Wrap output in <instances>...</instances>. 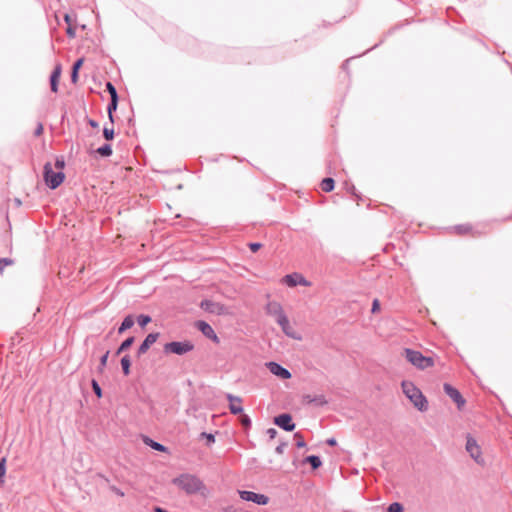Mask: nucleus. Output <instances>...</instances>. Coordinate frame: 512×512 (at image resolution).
Returning a JSON list of instances; mask_svg holds the SVG:
<instances>
[{
  "label": "nucleus",
  "mask_w": 512,
  "mask_h": 512,
  "mask_svg": "<svg viewBox=\"0 0 512 512\" xmlns=\"http://www.w3.org/2000/svg\"><path fill=\"white\" fill-rule=\"evenodd\" d=\"M171 483L187 495H195L197 493L204 495V492L207 491L204 482L195 474L181 473L173 478Z\"/></svg>",
  "instance_id": "f257e3e1"
},
{
  "label": "nucleus",
  "mask_w": 512,
  "mask_h": 512,
  "mask_svg": "<svg viewBox=\"0 0 512 512\" xmlns=\"http://www.w3.org/2000/svg\"><path fill=\"white\" fill-rule=\"evenodd\" d=\"M402 391L413 405L421 412L428 410V400L422 391L411 381L403 380L401 382Z\"/></svg>",
  "instance_id": "f03ea898"
},
{
  "label": "nucleus",
  "mask_w": 512,
  "mask_h": 512,
  "mask_svg": "<svg viewBox=\"0 0 512 512\" xmlns=\"http://www.w3.org/2000/svg\"><path fill=\"white\" fill-rule=\"evenodd\" d=\"M404 355L406 360L419 370H425L433 367L435 364L434 358L430 356H424L420 351L411 348L404 349Z\"/></svg>",
  "instance_id": "7ed1b4c3"
},
{
  "label": "nucleus",
  "mask_w": 512,
  "mask_h": 512,
  "mask_svg": "<svg viewBox=\"0 0 512 512\" xmlns=\"http://www.w3.org/2000/svg\"><path fill=\"white\" fill-rule=\"evenodd\" d=\"M63 171H54L50 162L45 163L43 167V180L45 185L51 189H57L65 181Z\"/></svg>",
  "instance_id": "20e7f679"
},
{
  "label": "nucleus",
  "mask_w": 512,
  "mask_h": 512,
  "mask_svg": "<svg viewBox=\"0 0 512 512\" xmlns=\"http://www.w3.org/2000/svg\"><path fill=\"white\" fill-rule=\"evenodd\" d=\"M194 344L190 340L183 341H171L167 342L163 346V353L165 355H177L183 356L194 350Z\"/></svg>",
  "instance_id": "39448f33"
},
{
  "label": "nucleus",
  "mask_w": 512,
  "mask_h": 512,
  "mask_svg": "<svg viewBox=\"0 0 512 512\" xmlns=\"http://www.w3.org/2000/svg\"><path fill=\"white\" fill-rule=\"evenodd\" d=\"M465 448L466 451L471 456V458L474 459L476 463H484V459L481 457V448L478 445L476 439L470 434H467Z\"/></svg>",
  "instance_id": "423d86ee"
},
{
  "label": "nucleus",
  "mask_w": 512,
  "mask_h": 512,
  "mask_svg": "<svg viewBox=\"0 0 512 512\" xmlns=\"http://www.w3.org/2000/svg\"><path fill=\"white\" fill-rule=\"evenodd\" d=\"M238 493L242 500L253 502L260 506L267 505L270 500L269 497L264 494L256 493L249 490H239Z\"/></svg>",
  "instance_id": "0eeeda50"
},
{
  "label": "nucleus",
  "mask_w": 512,
  "mask_h": 512,
  "mask_svg": "<svg viewBox=\"0 0 512 512\" xmlns=\"http://www.w3.org/2000/svg\"><path fill=\"white\" fill-rule=\"evenodd\" d=\"M273 423L286 432H292L296 428L290 413H281L273 418Z\"/></svg>",
  "instance_id": "6e6552de"
},
{
  "label": "nucleus",
  "mask_w": 512,
  "mask_h": 512,
  "mask_svg": "<svg viewBox=\"0 0 512 512\" xmlns=\"http://www.w3.org/2000/svg\"><path fill=\"white\" fill-rule=\"evenodd\" d=\"M443 390L446 393L447 396L451 398V400L456 404L457 408L461 410L465 404L466 400L460 393V391L455 388L453 385L449 383H444Z\"/></svg>",
  "instance_id": "1a4fd4ad"
},
{
  "label": "nucleus",
  "mask_w": 512,
  "mask_h": 512,
  "mask_svg": "<svg viewBox=\"0 0 512 512\" xmlns=\"http://www.w3.org/2000/svg\"><path fill=\"white\" fill-rule=\"evenodd\" d=\"M159 337V332L149 333L138 346L136 351V357L140 358L142 355L146 354L150 347L158 340Z\"/></svg>",
  "instance_id": "9d476101"
},
{
  "label": "nucleus",
  "mask_w": 512,
  "mask_h": 512,
  "mask_svg": "<svg viewBox=\"0 0 512 512\" xmlns=\"http://www.w3.org/2000/svg\"><path fill=\"white\" fill-rule=\"evenodd\" d=\"M266 366L273 375L279 377L282 380H288L292 377L291 372L277 362H267Z\"/></svg>",
  "instance_id": "9b49d317"
},
{
  "label": "nucleus",
  "mask_w": 512,
  "mask_h": 512,
  "mask_svg": "<svg viewBox=\"0 0 512 512\" xmlns=\"http://www.w3.org/2000/svg\"><path fill=\"white\" fill-rule=\"evenodd\" d=\"M282 282L289 287H295L297 285L309 286L310 282L300 273L294 272L287 274L283 277Z\"/></svg>",
  "instance_id": "f8f14e48"
},
{
  "label": "nucleus",
  "mask_w": 512,
  "mask_h": 512,
  "mask_svg": "<svg viewBox=\"0 0 512 512\" xmlns=\"http://www.w3.org/2000/svg\"><path fill=\"white\" fill-rule=\"evenodd\" d=\"M200 307L208 313H213L217 315H221L225 310V306L223 304L214 302L209 299L202 300L200 303Z\"/></svg>",
  "instance_id": "ddd939ff"
},
{
  "label": "nucleus",
  "mask_w": 512,
  "mask_h": 512,
  "mask_svg": "<svg viewBox=\"0 0 512 512\" xmlns=\"http://www.w3.org/2000/svg\"><path fill=\"white\" fill-rule=\"evenodd\" d=\"M226 398L229 401V410L231 414L238 415L244 411L242 406V399L239 396L228 393Z\"/></svg>",
  "instance_id": "4468645a"
},
{
  "label": "nucleus",
  "mask_w": 512,
  "mask_h": 512,
  "mask_svg": "<svg viewBox=\"0 0 512 512\" xmlns=\"http://www.w3.org/2000/svg\"><path fill=\"white\" fill-rule=\"evenodd\" d=\"M276 322L281 327L285 335L293 339H300V337L296 335L293 328L290 326L289 319L286 314L280 315L279 319H277Z\"/></svg>",
  "instance_id": "2eb2a0df"
},
{
  "label": "nucleus",
  "mask_w": 512,
  "mask_h": 512,
  "mask_svg": "<svg viewBox=\"0 0 512 512\" xmlns=\"http://www.w3.org/2000/svg\"><path fill=\"white\" fill-rule=\"evenodd\" d=\"M62 67L61 64H57L54 69L52 70L50 77H49V83H50V90L53 93H57L59 89V81L61 77Z\"/></svg>",
  "instance_id": "dca6fc26"
},
{
  "label": "nucleus",
  "mask_w": 512,
  "mask_h": 512,
  "mask_svg": "<svg viewBox=\"0 0 512 512\" xmlns=\"http://www.w3.org/2000/svg\"><path fill=\"white\" fill-rule=\"evenodd\" d=\"M451 230L459 236H466L471 234L475 237L478 233L474 231L473 225L470 223L457 224L451 227Z\"/></svg>",
  "instance_id": "f3484780"
},
{
  "label": "nucleus",
  "mask_w": 512,
  "mask_h": 512,
  "mask_svg": "<svg viewBox=\"0 0 512 512\" xmlns=\"http://www.w3.org/2000/svg\"><path fill=\"white\" fill-rule=\"evenodd\" d=\"M266 313L275 318V321L279 319L280 315H285L281 304L277 301L268 302L266 305Z\"/></svg>",
  "instance_id": "a211bd4d"
},
{
  "label": "nucleus",
  "mask_w": 512,
  "mask_h": 512,
  "mask_svg": "<svg viewBox=\"0 0 512 512\" xmlns=\"http://www.w3.org/2000/svg\"><path fill=\"white\" fill-rule=\"evenodd\" d=\"M134 324H135L134 315L128 314L127 316L124 317L123 321L119 325V327L117 329L118 334L119 335L123 334L124 332H126L127 330L132 328L134 326Z\"/></svg>",
  "instance_id": "6ab92c4d"
},
{
  "label": "nucleus",
  "mask_w": 512,
  "mask_h": 512,
  "mask_svg": "<svg viewBox=\"0 0 512 512\" xmlns=\"http://www.w3.org/2000/svg\"><path fill=\"white\" fill-rule=\"evenodd\" d=\"M143 442L155 451L164 452V453H167L169 451L168 447L153 440L152 438H150L148 436H143Z\"/></svg>",
  "instance_id": "aec40b11"
},
{
  "label": "nucleus",
  "mask_w": 512,
  "mask_h": 512,
  "mask_svg": "<svg viewBox=\"0 0 512 512\" xmlns=\"http://www.w3.org/2000/svg\"><path fill=\"white\" fill-rule=\"evenodd\" d=\"M84 63V58H78L72 65L70 72V79L73 84H76L79 79V70Z\"/></svg>",
  "instance_id": "412c9836"
},
{
  "label": "nucleus",
  "mask_w": 512,
  "mask_h": 512,
  "mask_svg": "<svg viewBox=\"0 0 512 512\" xmlns=\"http://www.w3.org/2000/svg\"><path fill=\"white\" fill-rule=\"evenodd\" d=\"M135 342V336H129L125 340H123L120 345L117 347L114 356L117 357L123 352L127 351Z\"/></svg>",
  "instance_id": "4be33fe9"
},
{
  "label": "nucleus",
  "mask_w": 512,
  "mask_h": 512,
  "mask_svg": "<svg viewBox=\"0 0 512 512\" xmlns=\"http://www.w3.org/2000/svg\"><path fill=\"white\" fill-rule=\"evenodd\" d=\"M195 327L205 336V337H209L212 335V333L214 332V329L212 328V326L204 321V320H198L195 322Z\"/></svg>",
  "instance_id": "5701e85b"
},
{
  "label": "nucleus",
  "mask_w": 512,
  "mask_h": 512,
  "mask_svg": "<svg viewBox=\"0 0 512 512\" xmlns=\"http://www.w3.org/2000/svg\"><path fill=\"white\" fill-rule=\"evenodd\" d=\"M304 464H309L311 466L312 471L319 469L322 466V460L318 455H308L303 461Z\"/></svg>",
  "instance_id": "b1692460"
},
{
  "label": "nucleus",
  "mask_w": 512,
  "mask_h": 512,
  "mask_svg": "<svg viewBox=\"0 0 512 512\" xmlns=\"http://www.w3.org/2000/svg\"><path fill=\"white\" fill-rule=\"evenodd\" d=\"M118 103H119V98L114 97V98H110V101L107 105V114H108L109 121L112 125L114 124V121H115L114 113L117 110Z\"/></svg>",
  "instance_id": "393cba45"
},
{
  "label": "nucleus",
  "mask_w": 512,
  "mask_h": 512,
  "mask_svg": "<svg viewBox=\"0 0 512 512\" xmlns=\"http://www.w3.org/2000/svg\"><path fill=\"white\" fill-rule=\"evenodd\" d=\"M121 370L124 376L131 374L132 359L129 354H125L120 360Z\"/></svg>",
  "instance_id": "a878e982"
},
{
  "label": "nucleus",
  "mask_w": 512,
  "mask_h": 512,
  "mask_svg": "<svg viewBox=\"0 0 512 512\" xmlns=\"http://www.w3.org/2000/svg\"><path fill=\"white\" fill-rule=\"evenodd\" d=\"M320 187L324 192L329 193L335 188V180L332 177H325L322 179Z\"/></svg>",
  "instance_id": "bb28decb"
},
{
  "label": "nucleus",
  "mask_w": 512,
  "mask_h": 512,
  "mask_svg": "<svg viewBox=\"0 0 512 512\" xmlns=\"http://www.w3.org/2000/svg\"><path fill=\"white\" fill-rule=\"evenodd\" d=\"M94 152L104 158L110 157L113 153L112 145L109 143H105L102 146L98 147Z\"/></svg>",
  "instance_id": "cd10ccee"
},
{
  "label": "nucleus",
  "mask_w": 512,
  "mask_h": 512,
  "mask_svg": "<svg viewBox=\"0 0 512 512\" xmlns=\"http://www.w3.org/2000/svg\"><path fill=\"white\" fill-rule=\"evenodd\" d=\"M109 354H110V351L107 350L101 357H100V360H99V365L97 367V372L99 374H102L107 366V361H108V358H109Z\"/></svg>",
  "instance_id": "c85d7f7f"
},
{
  "label": "nucleus",
  "mask_w": 512,
  "mask_h": 512,
  "mask_svg": "<svg viewBox=\"0 0 512 512\" xmlns=\"http://www.w3.org/2000/svg\"><path fill=\"white\" fill-rule=\"evenodd\" d=\"M135 321H137L141 328H145L152 321V318L148 314H140L136 317Z\"/></svg>",
  "instance_id": "c756f323"
},
{
  "label": "nucleus",
  "mask_w": 512,
  "mask_h": 512,
  "mask_svg": "<svg viewBox=\"0 0 512 512\" xmlns=\"http://www.w3.org/2000/svg\"><path fill=\"white\" fill-rule=\"evenodd\" d=\"M239 415V422L245 430H249L252 426L251 418L243 412Z\"/></svg>",
  "instance_id": "7c9ffc66"
},
{
  "label": "nucleus",
  "mask_w": 512,
  "mask_h": 512,
  "mask_svg": "<svg viewBox=\"0 0 512 512\" xmlns=\"http://www.w3.org/2000/svg\"><path fill=\"white\" fill-rule=\"evenodd\" d=\"M115 132L113 125L111 124V127H108L107 124L103 127V137L106 141H112L114 139Z\"/></svg>",
  "instance_id": "2f4dec72"
},
{
  "label": "nucleus",
  "mask_w": 512,
  "mask_h": 512,
  "mask_svg": "<svg viewBox=\"0 0 512 512\" xmlns=\"http://www.w3.org/2000/svg\"><path fill=\"white\" fill-rule=\"evenodd\" d=\"M199 439L200 440L205 439L206 440V446H208V447L213 445L215 443V441H216L215 435L213 433H208V432L200 433Z\"/></svg>",
  "instance_id": "473e14b6"
},
{
  "label": "nucleus",
  "mask_w": 512,
  "mask_h": 512,
  "mask_svg": "<svg viewBox=\"0 0 512 512\" xmlns=\"http://www.w3.org/2000/svg\"><path fill=\"white\" fill-rule=\"evenodd\" d=\"M91 388L97 398L100 399L103 396L102 388L96 379L91 380Z\"/></svg>",
  "instance_id": "72a5a7b5"
},
{
  "label": "nucleus",
  "mask_w": 512,
  "mask_h": 512,
  "mask_svg": "<svg viewBox=\"0 0 512 512\" xmlns=\"http://www.w3.org/2000/svg\"><path fill=\"white\" fill-rule=\"evenodd\" d=\"M106 91L109 93L110 98H119L118 92L116 87L113 85L112 82L108 81L105 84Z\"/></svg>",
  "instance_id": "f704fd0d"
},
{
  "label": "nucleus",
  "mask_w": 512,
  "mask_h": 512,
  "mask_svg": "<svg viewBox=\"0 0 512 512\" xmlns=\"http://www.w3.org/2000/svg\"><path fill=\"white\" fill-rule=\"evenodd\" d=\"M386 512H404V506L400 502H393L389 504Z\"/></svg>",
  "instance_id": "c9c22d12"
},
{
  "label": "nucleus",
  "mask_w": 512,
  "mask_h": 512,
  "mask_svg": "<svg viewBox=\"0 0 512 512\" xmlns=\"http://www.w3.org/2000/svg\"><path fill=\"white\" fill-rule=\"evenodd\" d=\"M294 439L296 440V447L297 448H304V447H306L305 439H304V437L302 436V434L300 432H296L294 434Z\"/></svg>",
  "instance_id": "e433bc0d"
},
{
  "label": "nucleus",
  "mask_w": 512,
  "mask_h": 512,
  "mask_svg": "<svg viewBox=\"0 0 512 512\" xmlns=\"http://www.w3.org/2000/svg\"><path fill=\"white\" fill-rule=\"evenodd\" d=\"M310 401H313L312 403H314L316 406H324L328 403L324 395L314 396Z\"/></svg>",
  "instance_id": "4c0bfd02"
},
{
  "label": "nucleus",
  "mask_w": 512,
  "mask_h": 512,
  "mask_svg": "<svg viewBox=\"0 0 512 512\" xmlns=\"http://www.w3.org/2000/svg\"><path fill=\"white\" fill-rule=\"evenodd\" d=\"M247 246L251 252L256 253L263 247V244L260 242H250Z\"/></svg>",
  "instance_id": "58836bf2"
},
{
  "label": "nucleus",
  "mask_w": 512,
  "mask_h": 512,
  "mask_svg": "<svg viewBox=\"0 0 512 512\" xmlns=\"http://www.w3.org/2000/svg\"><path fill=\"white\" fill-rule=\"evenodd\" d=\"M64 21L67 24V26L74 25V22H76V15L75 14L72 15V14L66 13L64 15Z\"/></svg>",
  "instance_id": "ea45409f"
},
{
  "label": "nucleus",
  "mask_w": 512,
  "mask_h": 512,
  "mask_svg": "<svg viewBox=\"0 0 512 512\" xmlns=\"http://www.w3.org/2000/svg\"><path fill=\"white\" fill-rule=\"evenodd\" d=\"M66 35L69 39H73L76 36V28L74 25L67 26Z\"/></svg>",
  "instance_id": "a19ab883"
},
{
  "label": "nucleus",
  "mask_w": 512,
  "mask_h": 512,
  "mask_svg": "<svg viewBox=\"0 0 512 512\" xmlns=\"http://www.w3.org/2000/svg\"><path fill=\"white\" fill-rule=\"evenodd\" d=\"M65 167V161H64V158L63 157H58L56 158V161H55V168L58 170V171H62Z\"/></svg>",
  "instance_id": "79ce46f5"
},
{
  "label": "nucleus",
  "mask_w": 512,
  "mask_h": 512,
  "mask_svg": "<svg viewBox=\"0 0 512 512\" xmlns=\"http://www.w3.org/2000/svg\"><path fill=\"white\" fill-rule=\"evenodd\" d=\"M380 309H381L380 301L377 298H375L372 301L371 312L373 314H375V313L379 312Z\"/></svg>",
  "instance_id": "37998d69"
},
{
  "label": "nucleus",
  "mask_w": 512,
  "mask_h": 512,
  "mask_svg": "<svg viewBox=\"0 0 512 512\" xmlns=\"http://www.w3.org/2000/svg\"><path fill=\"white\" fill-rule=\"evenodd\" d=\"M344 186H345V189L348 193H350L351 195H356V187L354 186V184L352 183H349V182H345L344 183Z\"/></svg>",
  "instance_id": "c03bdc74"
},
{
  "label": "nucleus",
  "mask_w": 512,
  "mask_h": 512,
  "mask_svg": "<svg viewBox=\"0 0 512 512\" xmlns=\"http://www.w3.org/2000/svg\"><path fill=\"white\" fill-rule=\"evenodd\" d=\"M288 443L285 441H281L279 445L275 448V452L277 454H283L285 448L287 447Z\"/></svg>",
  "instance_id": "a18cd8bd"
},
{
  "label": "nucleus",
  "mask_w": 512,
  "mask_h": 512,
  "mask_svg": "<svg viewBox=\"0 0 512 512\" xmlns=\"http://www.w3.org/2000/svg\"><path fill=\"white\" fill-rule=\"evenodd\" d=\"M109 489L119 497H124L125 493L115 485H110Z\"/></svg>",
  "instance_id": "49530a36"
},
{
  "label": "nucleus",
  "mask_w": 512,
  "mask_h": 512,
  "mask_svg": "<svg viewBox=\"0 0 512 512\" xmlns=\"http://www.w3.org/2000/svg\"><path fill=\"white\" fill-rule=\"evenodd\" d=\"M5 463H6V459L2 458L0 461V480H2V478L5 475V471H6Z\"/></svg>",
  "instance_id": "de8ad7c7"
},
{
  "label": "nucleus",
  "mask_w": 512,
  "mask_h": 512,
  "mask_svg": "<svg viewBox=\"0 0 512 512\" xmlns=\"http://www.w3.org/2000/svg\"><path fill=\"white\" fill-rule=\"evenodd\" d=\"M351 59H352V58H348V59H346V60L342 63V65H341V69H342L343 71H345L347 74H349V69H350L349 64H350V60H351Z\"/></svg>",
  "instance_id": "09e8293b"
},
{
  "label": "nucleus",
  "mask_w": 512,
  "mask_h": 512,
  "mask_svg": "<svg viewBox=\"0 0 512 512\" xmlns=\"http://www.w3.org/2000/svg\"><path fill=\"white\" fill-rule=\"evenodd\" d=\"M11 263H12V261L10 259H7V258L0 259V271H2L4 269V267L10 265Z\"/></svg>",
  "instance_id": "8fccbe9b"
},
{
  "label": "nucleus",
  "mask_w": 512,
  "mask_h": 512,
  "mask_svg": "<svg viewBox=\"0 0 512 512\" xmlns=\"http://www.w3.org/2000/svg\"><path fill=\"white\" fill-rule=\"evenodd\" d=\"M266 434L270 439H274L277 436L278 432L275 428H269L267 429Z\"/></svg>",
  "instance_id": "3c124183"
},
{
  "label": "nucleus",
  "mask_w": 512,
  "mask_h": 512,
  "mask_svg": "<svg viewBox=\"0 0 512 512\" xmlns=\"http://www.w3.org/2000/svg\"><path fill=\"white\" fill-rule=\"evenodd\" d=\"M43 133V124L38 123L36 128L34 129V136H40Z\"/></svg>",
  "instance_id": "603ef678"
},
{
  "label": "nucleus",
  "mask_w": 512,
  "mask_h": 512,
  "mask_svg": "<svg viewBox=\"0 0 512 512\" xmlns=\"http://www.w3.org/2000/svg\"><path fill=\"white\" fill-rule=\"evenodd\" d=\"M326 444L328 446L334 447L337 445V440L334 437H330V438L326 439Z\"/></svg>",
  "instance_id": "864d4df0"
},
{
  "label": "nucleus",
  "mask_w": 512,
  "mask_h": 512,
  "mask_svg": "<svg viewBox=\"0 0 512 512\" xmlns=\"http://www.w3.org/2000/svg\"><path fill=\"white\" fill-rule=\"evenodd\" d=\"M87 123L92 128H98L99 127V123L96 120H94V119L88 118Z\"/></svg>",
  "instance_id": "5fc2aeb1"
},
{
  "label": "nucleus",
  "mask_w": 512,
  "mask_h": 512,
  "mask_svg": "<svg viewBox=\"0 0 512 512\" xmlns=\"http://www.w3.org/2000/svg\"><path fill=\"white\" fill-rule=\"evenodd\" d=\"M210 340H212L214 343H219L220 342V339L219 337L217 336V334L215 333V331L212 333L211 336L208 337Z\"/></svg>",
  "instance_id": "6e6d98bb"
},
{
  "label": "nucleus",
  "mask_w": 512,
  "mask_h": 512,
  "mask_svg": "<svg viewBox=\"0 0 512 512\" xmlns=\"http://www.w3.org/2000/svg\"><path fill=\"white\" fill-rule=\"evenodd\" d=\"M355 200L357 201V204L359 205L360 204V201H363V197L361 194H359L357 191H356V195H353Z\"/></svg>",
  "instance_id": "4d7b16f0"
},
{
  "label": "nucleus",
  "mask_w": 512,
  "mask_h": 512,
  "mask_svg": "<svg viewBox=\"0 0 512 512\" xmlns=\"http://www.w3.org/2000/svg\"><path fill=\"white\" fill-rule=\"evenodd\" d=\"M311 399H313V397L311 395H304L303 396V401L308 403V404L313 402V401H310Z\"/></svg>",
  "instance_id": "13d9d810"
},
{
  "label": "nucleus",
  "mask_w": 512,
  "mask_h": 512,
  "mask_svg": "<svg viewBox=\"0 0 512 512\" xmlns=\"http://www.w3.org/2000/svg\"><path fill=\"white\" fill-rule=\"evenodd\" d=\"M97 476L101 479H103L105 482L109 483L110 480L104 475V474H101V473H98Z\"/></svg>",
  "instance_id": "bf43d9fd"
}]
</instances>
